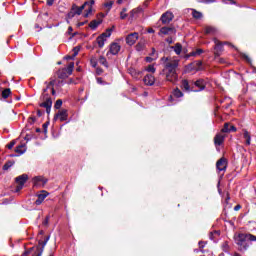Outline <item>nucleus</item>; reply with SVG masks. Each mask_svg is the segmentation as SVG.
<instances>
[{
    "mask_svg": "<svg viewBox=\"0 0 256 256\" xmlns=\"http://www.w3.org/2000/svg\"><path fill=\"white\" fill-rule=\"evenodd\" d=\"M161 61L162 63H164L162 75H165L166 81L175 84L176 81H179V75H177V67H179V60L162 57Z\"/></svg>",
    "mask_w": 256,
    "mask_h": 256,
    "instance_id": "obj_1",
    "label": "nucleus"
},
{
    "mask_svg": "<svg viewBox=\"0 0 256 256\" xmlns=\"http://www.w3.org/2000/svg\"><path fill=\"white\" fill-rule=\"evenodd\" d=\"M46 88L43 89L42 93V99L44 102L40 104V107H44L46 109V112L49 114L51 113V107L53 105V101L51 100V97L49 96V91L52 93V95H55V78H50V82H45Z\"/></svg>",
    "mask_w": 256,
    "mask_h": 256,
    "instance_id": "obj_2",
    "label": "nucleus"
},
{
    "mask_svg": "<svg viewBox=\"0 0 256 256\" xmlns=\"http://www.w3.org/2000/svg\"><path fill=\"white\" fill-rule=\"evenodd\" d=\"M238 251L245 253L251 247V242L256 241V236L251 233H239L234 236Z\"/></svg>",
    "mask_w": 256,
    "mask_h": 256,
    "instance_id": "obj_3",
    "label": "nucleus"
},
{
    "mask_svg": "<svg viewBox=\"0 0 256 256\" xmlns=\"http://www.w3.org/2000/svg\"><path fill=\"white\" fill-rule=\"evenodd\" d=\"M75 68V63H70L67 68H63L58 70V78L59 79H67V77H69V75L73 74V69Z\"/></svg>",
    "mask_w": 256,
    "mask_h": 256,
    "instance_id": "obj_4",
    "label": "nucleus"
},
{
    "mask_svg": "<svg viewBox=\"0 0 256 256\" xmlns=\"http://www.w3.org/2000/svg\"><path fill=\"white\" fill-rule=\"evenodd\" d=\"M112 29H107L106 32L102 33L100 36L96 38V43L100 49L105 47V43L109 37H111Z\"/></svg>",
    "mask_w": 256,
    "mask_h": 256,
    "instance_id": "obj_5",
    "label": "nucleus"
},
{
    "mask_svg": "<svg viewBox=\"0 0 256 256\" xmlns=\"http://www.w3.org/2000/svg\"><path fill=\"white\" fill-rule=\"evenodd\" d=\"M27 179H29V176H27V174H22V175L16 177V179H15V181L17 183L16 193H19V191H21V189H23L25 183H27Z\"/></svg>",
    "mask_w": 256,
    "mask_h": 256,
    "instance_id": "obj_6",
    "label": "nucleus"
},
{
    "mask_svg": "<svg viewBox=\"0 0 256 256\" xmlns=\"http://www.w3.org/2000/svg\"><path fill=\"white\" fill-rule=\"evenodd\" d=\"M175 15H173V12L166 11L162 14L160 21L163 25H169L170 21H173Z\"/></svg>",
    "mask_w": 256,
    "mask_h": 256,
    "instance_id": "obj_7",
    "label": "nucleus"
},
{
    "mask_svg": "<svg viewBox=\"0 0 256 256\" xmlns=\"http://www.w3.org/2000/svg\"><path fill=\"white\" fill-rule=\"evenodd\" d=\"M47 181L48 180L43 176H36L32 180L34 187H45Z\"/></svg>",
    "mask_w": 256,
    "mask_h": 256,
    "instance_id": "obj_8",
    "label": "nucleus"
},
{
    "mask_svg": "<svg viewBox=\"0 0 256 256\" xmlns=\"http://www.w3.org/2000/svg\"><path fill=\"white\" fill-rule=\"evenodd\" d=\"M119 51H121V45L117 42H113L109 46V51L107 52V55H119Z\"/></svg>",
    "mask_w": 256,
    "mask_h": 256,
    "instance_id": "obj_9",
    "label": "nucleus"
},
{
    "mask_svg": "<svg viewBox=\"0 0 256 256\" xmlns=\"http://www.w3.org/2000/svg\"><path fill=\"white\" fill-rule=\"evenodd\" d=\"M175 33H177V30L174 27H162L158 35L163 37L164 35H175Z\"/></svg>",
    "mask_w": 256,
    "mask_h": 256,
    "instance_id": "obj_10",
    "label": "nucleus"
},
{
    "mask_svg": "<svg viewBox=\"0 0 256 256\" xmlns=\"http://www.w3.org/2000/svg\"><path fill=\"white\" fill-rule=\"evenodd\" d=\"M217 171H227V159L225 157L220 158L216 162Z\"/></svg>",
    "mask_w": 256,
    "mask_h": 256,
    "instance_id": "obj_11",
    "label": "nucleus"
},
{
    "mask_svg": "<svg viewBox=\"0 0 256 256\" xmlns=\"http://www.w3.org/2000/svg\"><path fill=\"white\" fill-rule=\"evenodd\" d=\"M214 43H215L214 55H215V57H220L221 53H223V43H221L217 38H214Z\"/></svg>",
    "mask_w": 256,
    "mask_h": 256,
    "instance_id": "obj_12",
    "label": "nucleus"
},
{
    "mask_svg": "<svg viewBox=\"0 0 256 256\" xmlns=\"http://www.w3.org/2000/svg\"><path fill=\"white\" fill-rule=\"evenodd\" d=\"M139 39V33L134 32L131 34H128L126 37V43L127 45L132 46L134 43H137V40Z\"/></svg>",
    "mask_w": 256,
    "mask_h": 256,
    "instance_id": "obj_13",
    "label": "nucleus"
},
{
    "mask_svg": "<svg viewBox=\"0 0 256 256\" xmlns=\"http://www.w3.org/2000/svg\"><path fill=\"white\" fill-rule=\"evenodd\" d=\"M37 200L35 201V205H41L47 197H49V192L42 190L40 194H37Z\"/></svg>",
    "mask_w": 256,
    "mask_h": 256,
    "instance_id": "obj_14",
    "label": "nucleus"
},
{
    "mask_svg": "<svg viewBox=\"0 0 256 256\" xmlns=\"http://www.w3.org/2000/svg\"><path fill=\"white\" fill-rule=\"evenodd\" d=\"M67 117H69V115L67 114V110H61L55 115L54 119H59V121L63 122L67 121Z\"/></svg>",
    "mask_w": 256,
    "mask_h": 256,
    "instance_id": "obj_15",
    "label": "nucleus"
},
{
    "mask_svg": "<svg viewBox=\"0 0 256 256\" xmlns=\"http://www.w3.org/2000/svg\"><path fill=\"white\" fill-rule=\"evenodd\" d=\"M224 141H225V135H223V133H218L214 137V144L218 147L223 145Z\"/></svg>",
    "mask_w": 256,
    "mask_h": 256,
    "instance_id": "obj_16",
    "label": "nucleus"
},
{
    "mask_svg": "<svg viewBox=\"0 0 256 256\" xmlns=\"http://www.w3.org/2000/svg\"><path fill=\"white\" fill-rule=\"evenodd\" d=\"M144 83L145 85H155V76H153L152 74H148L144 77Z\"/></svg>",
    "mask_w": 256,
    "mask_h": 256,
    "instance_id": "obj_17",
    "label": "nucleus"
},
{
    "mask_svg": "<svg viewBox=\"0 0 256 256\" xmlns=\"http://www.w3.org/2000/svg\"><path fill=\"white\" fill-rule=\"evenodd\" d=\"M88 3L85 2L84 5L82 6H77V5H72V10H74V12L76 13V15H81V13H83V9H85V7H87Z\"/></svg>",
    "mask_w": 256,
    "mask_h": 256,
    "instance_id": "obj_18",
    "label": "nucleus"
},
{
    "mask_svg": "<svg viewBox=\"0 0 256 256\" xmlns=\"http://www.w3.org/2000/svg\"><path fill=\"white\" fill-rule=\"evenodd\" d=\"M194 85L198 88L195 91H203V89H205L206 82L203 79H199L196 82H194Z\"/></svg>",
    "mask_w": 256,
    "mask_h": 256,
    "instance_id": "obj_19",
    "label": "nucleus"
},
{
    "mask_svg": "<svg viewBox=\"0 0 256 256\" xmlns=\"http://www.w3.org/2000/svg\"><path fill=\"white\" fill-rule=\"evenodd\" d=\"M243 138L245 139V144L246 145H251V134L249 133V131L244 130L243 132Z\"/></svg>",
    "mask_w": 256,
    "mask_h": 256,
    "instance_id": "obj_20",
    "label": "nucleus"
},
{
    "mask_svg": "<svg viewBox=\"0 0 256 256\" xmlns=\"http://www.w3.org/2000/svg\"><path fill=\"white\" fill-rule=\"evenodd\" d=\"M181 89H183V91H187V92L191 91V87L189 86V81L182 80Z\"/></svg>",
    "mask_w": 256,
    "mask_h": 256,
    "instance_id": "obj_21",
    "label": "nucleus"
},
{
    "mask_svg": "<svg viewBox=\"0 0 256 256\" xmlns=\"http://www.w3.org/2000/svg\"><path fill=\"white\" fill-rule=\"evenodd\" d=\"M172 49L176 53V55H181V51H183V46L177 43L175 46H172Z\"/></svg>",
    "mask_w": 256,
    "mask_h": 256,
    "instance_id": "obj_22",
    "label": "nucleus"
},
{
    "mask_svg": "<svg viewBox=\"0 0 256 256\" xmlns=\"http://www.w3.org/2000/svg\"><path fill=\"white\" fill-rule=\"evenodd\" d=\"M191 11H192V17L194 19H202L203 18V13H201L195 9H191Z\"/></svg>",
    "mask_w": 256,
    "mask_h": 256,
    "instance_id": "obj_23",
    "label": "nucleus"
},
{
    "mask_svg": "<svg viewBox=\"0 0 256 256\" xmlns=\"http://www.w3.org/2000/svg\"><path fill=\"white\" fill-rule=\"evenodd\" d=\"M216 31L217 30L214 27H212V26H207L205 28V34L206 35H215Z\"/></svg>",
    "mask_w": 256,
    "mask_h": 256,
    "instance_id": "obj_24",
    "label": "nucleus"
},
{
    "mask_svg": "<svg viewBox=\"0 0 256 256\" xmlns=\"http://www.w3.org/2000/svg\"><path fill=\"white\" fill-rule=\"evenodd\" d=\"M88 4L86 5H89V8H88V12L86 14V17H89V15H91L92 11H93V5H95V0H90L89 2H86Z\"/></svg>",
    "mask_w": 256,
    "mask_h": 256,
    "instance_id": "obj_25",
    "label": "nucleus"
},
{
    "mask_svg": "<svg viewBox=\"0 0 256 256\" xmlns=\"http://www.w3.org/2000/svg\"><path fill=\"white\" fill-rule=\"evenodd\" d=\"M15 165V161H7L3 166V171H9Z\"/></svg>",
    "mask_w": 256,
    "mask_h": 256,
    "instance_id": "obj_26",
    "label": "nucleus"
},
{
    "mask_svg": "<svg viewBox=\"0 0 256 256\" xmlns=\"http://www.w3.org/2000/svg\"><path fill=\"white\" fill-rule=\"evenodd\" d=\"M99 25H101V22H99L97 20H93L89 23L90 29H93L94 31H95V29H97L99 27Z\"/></svg>",
    "mask_w": 256,
    "mask_h": 256,
    "instance_id": "obj_27",
    "label": "nucleus"
},
{
    "mask_svg": "<svg viewBox=\"0 0 256 256\" xmlns=\"http://www.w3.org/2000/svg\"><path fill=\"white\" fill-rule=\"evenodd\" d=\"M98 63H100V65H103L106 68L109 67V64L107 63V58L104 56L99 57Z\"/></svg>",
    "mask_w": 256,
    "mask_h": 256,
    "instance_id": "obj_28",
    "label": "nucleus"
},
{
    "mask_svg": "<svg viewBox=\"0 0 256 256\" xmlns=\"http://www.w3.org/2000/svg\"><path fill=\"white\" fill-rule=\"evenodd\" d=\"M142 11H143V8H141V7L131 10V12H130L131 19H133V17H135V14L142 13Z\"/></svg>",
    "mask_w": 256,
    "mask_h": 256,
    "instance_id": "obj_29",
    "label": "nucleus"
},
{
    "mask_svg": "<svg viewBox=\"0 0 256 256\" xmlns=\"http://www.w3.org/2000/svg\"><path fill=\"white\" fill-rule=\"evenodd\" d=\"M16 153H19L20 155H23V153H25V151H27V149L25 148V145H20L16 147Z\"/></svg>",
    "mask_w": 256,
    "mask_h": 256,
    "instance_id": "obj_30",
    "label": "nucleus"
},
{
    "mask_svg": "<svg viewBox=\"0 0 256 256\" xmlns=\"http://www.w3.org/2000/svg\"><path fill=\"white\" fill-rule=\"evenodd\" d=\"M158 57H159V55H154V57L153 56H147L145 58V61H146V63H153V61H157Z\"/></svg>",
    "mask_w": 256,
    "mask_h": 256,
    "instance_id": "obj_31",
    "label": "nucleus"
},
{
    "mask_svg": "<svg viewBox=\"0 0 256 256\" xmlns=\"http://www.w3.org/2000/svg\"><path fill=\"white\" fill-rule=\"evenodd\" d=\"M231 127V124L229 123H225L224 127L221 130V133H231V130H229Z\"/></svg>",
    "mask_w": 256,
    "mask_h": 256,
    "instance_id": "obj_32",
    "label": "nucleus"
},
{
    "mask_svg": "<svg viewBox=\"0 0 256 256\" xmlns=\"http://www.w3.org/2000/svg\"><path fill=\"white\" fill-rule=\"evenodd\" d=\"M173 96L176 97L177 99H179V97H182V96H183V92H181L178 88H176V89L173 91Z\"/></svg>",
    "mask_w": 256,
    "mask_h": 256,
    "instance_id": "obj_33",
    "label": "nucleus"
},
{
    "mask_svg": "<svg viewBox=\"0 0 256 256\" xmlns=\"http://www.w3.org/2000/svg\"><path fill=\"white\" fill-rule=\"evenodd\" d=\"M201 53H203V49H197L196 51L191 52L189 57H197V55H201Z\"/></svg>",
    "mask_w": 256,
    "mask_h": 256,
    "instance_id": "obj_34",
    "label": "nucleus"
},
{
    "mask_svg": "<svg viewBox=\"0 0 256 256\" xmlns=\"http://www.w3.org/2000/svg\"><path fill=\"white\" fill-rule=\"evenodd\" d=\"M145 49V43L144 42H138L136 45V51H143Z\"/></svg>",
    "mask_w": 256,
    "mask_h": 256,
    "instance_id": "obj_35",
    "label": "nucleus"
},
{
    "mask_svg": "<svg viewBox=\"0 0 256 256\" xmlns=\"http://www.w3.org/2000/svg\"><path fill=\"white\" fill-rule=\"evenodd\" d=\"M222 251H224L225 253H229V242L222 243Z\"/></svg>",
    "mask_w": 256,
    "mask_h": 256,
    "instance_id": "obj_36",
    "label": "nucleus"
},
{
    "mask_svg": "<svg viewBox=\"0 0 256 256\" xmlns=\"http://www.w3.org/2000/svg\"><path fill=\"white\" fill-rule=\"evenodd\" d=\"M9 95H11V90L10 89L3 90V92H2L3 99H7L9 97Z\"/></svg>",
    "mask_w": 256,
    "mask_h": 256,
    "instance_id": "obj_37",
    "label": "nucleus"
},
{
    "mask_svg": "<svg viewBox=\"0 0 256 256\" xmlns=\"http://www.w3.org/2000/svg\"><path fill=\"white\" fill-rule=\"evenodd\" d=\"M120 19H127V8H123L120 12Z\"/></svg>",
    "mask_w": 256,
    "mask_h": 256,
    "instance_id": "obj_38",
    "label": "nucleus"
},
{
    "mask_svg": "<svg viewBox=\"0 0 256 256\" xmlns=\"http://www.w3.org/2000/svg\"><path fill=\"white\" fill-rule=\"evenodd\" d=\"M104 7L108 9V11H111V9L113 8V1L104 3Z\"/></svg>",
    "mask_w": 256,
    "mask_h": 256,
    "instance_id": "obj_39",
    "label": "nucleus"
},
{
    "mask_svg": "<svg viewBox=\"0 0 256 256\" xmlns=\"http://www.w3.org/2000/svg\"><path fill=\"white\" fill-rule=\"evenodd\" d=\"M146 71H148V73H155V71H156L155 66L154 65H149L146 68Z\"/></svg>",
    "mask_w": 256,
    "mask_h": 256,
    "instance_id": "obj_40",
    "label": "nucleus"
},
{
    "mask_svg": "<svg viewBox=\"0 0 256 256\" xmlns=\"http://www.w3.org/2000/svg\"><path fill=\"white\" fill-rule=\"evenodd\" d=\"M61 105H63V101L61 99L57 100L54 107L55 109H61Z\"/></svg>",
    "mask_w": 256,
    "mask_h": 256,
    "instance_id": "obj_41",
    "label": "nucleus"
},
{
    "mask_svg": "<svg viewBox=\"0 0 256 256\" xmlns=\"http://www.w3.org/2000/svg\"><path fill=\"white\" fill-rule=\"evenodd\" d=\"M75 15L77 14L75 13V10L72 8L71 11L68 13V19H73Z\"/></svg>",
    "mask_w": 256,
    "mask_h": 256,
    "instance_id": "obj_42",
    "label": "nucleus"
},
{
    "mask_svg": "<svg viewBox=\"0 0 256 256\" xmlns=\"http://www.w3.org/2000/svg\"><path fill=\"white\" fill-rule=\"evenodd\" d=\"M73 57H75L76 55H79V48H77V47H75V48H73Z\"/></svg>",
    "mask_w": 256,
    "mask_h": 256,
    "instance_id": "obj_43",
    "label": "nucleus"
},
{
    "mask_svg": "<svg viewBox=\"0 0 256 256\" xmlns=\"http://www.w3.org/2000/svg\"><path fill=\"white\" fill-rule=\"evenodd\" d=\"M8 149H13V147H15V141H11L8 145H7Z\"/></svg>",
    "mask_w": 256,
    "mask_h": 256,
    "instance_id": "obj_44",
    "label": "nucleus"
},
{
    "mask_svg": "<svg viewBox=\"0 0 256 256\" xmlns=\"http://www.w3.org/2000/svg\"><path fill=\"white\" fill-rule=\"evenodd\" d=\"M155 55H159V54H157V51H155V48H152V52L150 54V57H155Z\"/></svg>",
    "mask_w": 256,
    "mask_h": 256,
    "instance_id": "obj_45",
    "label": "nucleus"
},
{
    "mask_svg": "<svg viewBox=\"0 0 256 256\" xmlns=\"http://www.w3.org/2000/svg\"><path fill=\"white\" fill-rule=\"evenodd\" d=\"M43 225H49V216L44 219Z\"/></svg>",
    "mask_w": 256,
    "mask_h": 256,
    "instance_id": "obj_46",
    "label": "nucleus"
},
{
    "mask_svg": "<svg viewBox=\"0 0 256 256\" xmlns=\"http://www.w3.org/2000/svg\"><path fill=\"white\" fill-rule=\"evenodd\" d=\"M65 59L66 61H71V59H75V57H73V54H72V56L71 55L65 56Z\"/></svg>",
    "mask_w": 256,
    "mask_h": 256,
    "instance_id": "obj_47",
    "label": "nucleus"
},
{
    "mask_svg": "<svg viewBox=\"0 0 256 256\" xmlns=\"http://www.w3.org/2000/svg\"><path fill=\"white\" fill-rule=\"evenodd\" d=\"M201 2L209 4V3H215V0H202Z\"/></svg>",
    "mask_w": 256,
    "mask_h": 256,
    "instance_id": "obj_48",
    "label": "nucleus"
},
{
    "mask_svg": "<svg viewBox=\"0 0 256 256\" xmlns=\"http://www.w3.org/2000/svg\"><path fill=\"white\" fill-rule=\"evenodd\" d=\"M229 131L230 132L231 131L235 132V131H237V128L234 125H231L230 128H229Z\"/></svg>",
    "mask_w": 256,
    "mask_h": 256,
    "instance_id": "obj_49",
    "label": "nucleus"
},
{
    "mask_svg": "<svg viewBox=\"0 0 256 256\" xmlns=\"http://www.w3.org/2000/svg\"><path fill=\"white\" fill-rule=\"evenodd\" d=\"M166 43H168L169 45H171V43H173V38L169 37L166 39Z\"/></svg>",
    "mask_w": 256,
    "mask_h": 256,
    "instance_id": "obj_50",
    "label": "nucleus"
},
{
    "mask_svg": "<svg viewBox=\"0 0 256 256\" xmlns=\"http://www.w3.org/2000/svg\"><path fill=\"white\" fill-rule=\"evenodd\" d=\"M53 3H55V0H47V5H49V7H51Z\"/></svg>",
    "mask_w": 256,
    "mask_h": 256,
    "instance_id": "obj_51",
    "label": "nucleus"
},
{
    "mask_svg": "<svg viewBox=\"0 0 256 256\" xmlns=\"http://www.w3.org/2000/svg\"><path fill=\"white\" fill-rule=\"evenodd\" d=\"M49 239H50L49 236H47V237L45 238L43 247H45V245H47V243L49 242Z\"/></svg>",
    "mask_w": 256,
    "mask_h": 256,
    "instance_id": "obj_52",
    "label": "nucleus"
},
{
    "mask_svg": "<svg viewBox=\"0 0 256 256\" xmlns=\"http://www.w3.org/2000/svg\"><path fill=\"white\" fill-rule=\"evenodd\" d=\"M199 247H200V249H203V247H205V242L200 241L199 242Z\"/></svg>",
    "mask_w": 256,
    "mask_h": 256,
    "instance_id": "obj_53",
    "label": "nucleus"
},
{
    "mask_svg": "<svg viewBox=\"0 0 256 256\" xmlns=\"http://www.w3.org/2000/svg\"><path fill=\"white\" fill-rule=\"evenodd\" d=\"M68 35H71V33H73V27H68V31H67Z\"/></svg>",
    "mask_w": 256,
    "mask_h": 256,
    "instance_id": "obj_54",
    "label": "nucleus"
},
{
    "mask_svg": "<svg viewBox=\"0 0 256 256\" xmlns=\"http://www.w3.org/2000/svg\"><path fill=\"white\" fill-rule=\"evenodd\" d=\"M37 115H38V117H42L43 116V112L41 110H37Z\"/></svg>",
    "mask_w": 256,
    "mask_h": 256,
    "instance_id": "obj_55",
    "label": "nucleus"
},
{
    "mask_svg": "<svg viewBox=\"0 0 256 256\" xmlns=\"http://www.w3.org/2000/svg\"><path fill=\"white\" fill-rule=\"evenodd\" d=\"M243 57H244V59H246V61H247L248 63H251V60L249 59V56L243 55Z\"/></svg>",
    "mask_w": 256,
    "mask_h": 256,
    "instance_id": "obj_56",
    "label": "nucleus"
},
{
    "mask_svg": "<svg viewBox=\"0 0 256 256\" xmlns=\"http://www.w3.org/2000/svg\"><path fill=\"white\" fill-rule=\"evenodd\" d=\"M239 209H241V205H236V206L234 207V211H239Z\"/></svg>",
    "mask_w": 256,
    "mask_h": 256,
    "instance_id": "obj_57",
    "label": "nucleus"
},
{
    "mask_svg": "<svg viewBox=\"0 0 256 256\" xmlns=\"http://www.w3.org/2000/svg\"><path fill=\"white\" fill-rule=\"evenodd\" d=\"M147 31L148 33H155V30L153 28H149Z\"/></svg>",
    "mask_w": 256,
    "mask_h": 256,
    "instance_id": "obj_58",
    "label": "nucleus"
},
{
    "mask_svg": "<svg viewBox=\"0 0 256 256\" xmlns=\"http://www.w3.org/2000/svg\"><path fill=\"white\" fill-rule=\"evenodd\" d=\"M224 3H230V4H233V0H224Z\"/></svg>",
    "mask_w": 256,
    "mask_h": 256,
    "instance_id": "obj_59",
    "label": "nucleus"
},
{
    "mask_svg": "<svg viewBox=\"0 0 256 256\" xmlns=\"http://www.w3.org/2000/svg\"><path fill=\"white\" fill-rule=\"evenodd\" d=\"M39 245H42V248H44L43 245H45V241H39Z\"/></svg>",
    "mask_w": 256,
    "mask_h": 256,
    "instance_id": "obj_60",
    "label": "nucleus"
},
{
    "mask_svg": "<svg viewBox=\"0 0 256 256\" xmlns=\"http://www.w3.org/2000/svg\"><path fill=\"white\" fill-rule=\"evenodd\" d=\"M121 3H123V0H117L118 5H121Z\"/></svg>",
    "mask_w": 256,
    "mask_h": 256,
    "instance_id": "obj_61",
    "label": "nucleus"
},
{
    "mask_svg": "<svg viewBox=\"0 0 256 256\" xmlns=\"http://www.w3.org/2000/svg\"><path fill=\"white\" fill-rule=\"evenodd\" d=\"M147 5H149V1L144 2V6L147 7Z\"/></svg>",
    "mask_w": 256,
    "mask_h": 256,
    "instance_id": "obj_62",
    "label": "nucleus"
},
{
    "mask_svg": "<svg viewBox=\"0 0 256 256\" xmlns=\"http://www.w3.org/2000/svg\"><path fill=\"white\" fill-rule=\"evenodd\" d=\"M233 256H241V254L235 252V253L233 254Z\"/></svg>",
    "mask_w": 256,
    "mask_h": 256,
    "instance_id": "obj_63",
    "label": "nucleus"
},
{
    "mask_svg": "<svg viewBox=\"0 0 256 256\" xmlns=\"http://www.w3.org/2000/svg\"><path fill=\"white\" fill-rule=\"evenodd\" d=\"M97 81H98V83H101V78H98Z\"/></svg>",
    "mask_w": 256,
    "mask_h": 256,
    "instance_id": "obj_64",
    "label": "nucleus"
}]
</instances>
